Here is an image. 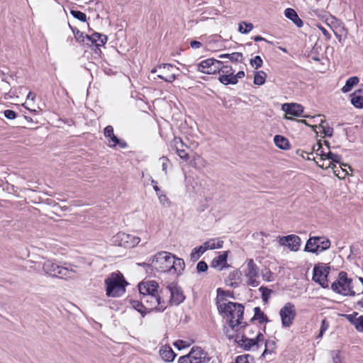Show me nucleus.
I'll return each instance as SVG.
<instances>
[{"mask_svg": "<svg viewBox=\"0 0 363 363\" xmlns=\"http://www.w3.org/2000/svg\"><path fill=\"white\" fill-rule=\"evenodd\" d=\"M225 299L219 300L217 298L216 305L219 313L226 319L227 323L242 321L244 313V306L241 303L231 301L226 302Z\"/></svg>", "mask_w": 363, "mask_h": 363, "instance_id": "f257e3e1", "label": "nucleus"}, {"mask_svg": "<svg viewBox=\"0 0 363 363\" xmlns=\"http://www.w3.org/2000/svg\"><path fill=\"white\" fill-rule=\"evenodd\" d=\"M77 267L73 265H60L53 260H47L43 265V269L45 274L61 279H75L78 277Z\"/></svg>", "mask_w": 363, "mask_h": 363, "instance_id": "f03ea898", "label": "nucleus"}, {"mask_svg": "<svg viewBox=\"0 0 363 363\" xmlns=\"http://www.w3.org/2000/svg\"><path fill=\"white\" fill-rule=\"evenodd\" d=\"M106 295L111 297L121 296L125 291V281L121 273H112L105 280Z\"/></svg>", "mask_w": 363, "mask_h": 363, "instance_id": "7ed1b4c3", "label": "nucleus"}, {"mask_svg": "<svg viewBox=\"0 0 363 363\" xmlns=\"http://www.w3.org/2000/svg\"><path fill=\"white\" fill-rule=\"evenodd\" d=\"M352 284V279L347 277V274L345 272H340L337 279L332 284L331 289L341 295L354 296L356 292L353 290Z\"/></svg>", "mask_w": 363, "mask_h": 363, "instance_id": "20e7f679", "label": "nucleus"}, {"mask_svg": "<svg viewBox=\"0 0 363 363\" xmlns=\"http://www.w3.org/2000/svg\"><path fill=\"white\" fill-rule=\"evenodd\" d=\"M330 240L323 236H309V238L306 241L304 252H311L315 255L328 250L330 247Z\"/></svg>", "mask_w": 363, "mask_h": 363, "instance_id": "39448f33", "label": "nucleus"}, {"mask_svg": "<svg viewBox=\"0 0 363 363\" xmlns=\"http://www.w3.org/2000/svg\"><path fill=\"white\" fill-rule=\"evenodd\" d=\"M172 258L173 254L170 252L166 251L157 252L150 258V261H152V270L160 272H169Z\"/></svg>", "mask_w": 363, "mask_h": 363, "instance_id": "423d86ee", "label": "nucleus"}, {"mask_svg": "<svg viewBox=\"0 0 363 363\" xmlns=\"http://www.w3.org/2000/svg\"><path fill=\"white\" fill-rule=\"evenodd\" d=\"M211 358L201 347L194 346L190 352L179 357L178 363H208Z\"/></svg>", "mask_w": 363, "mask_h": 363, "instance_id": "0eeeda50", "label": "nucleus"}, {"mask_svg": "<svg viewBox=\"0 0 363 363\" xmlns=\"http://www.w3.org/2000/svg\"><path fill=\"white\" fill-rule=\"evenodd\" d=\"M140 238L119 232L111 238V242L115 246L123 247L125 248H131L139 244Z\"/></svg>", "mask_w": 363, "mask_h": 363, "instance_id": "6e6552de", "label": "nucleus"}, {"mask_svg": "<svg viewBox=\"0 0 363 363\" xmlns=\"http://www.w3.org/2000/svg\"><path fill=\"white\" fill-rule=\"evenodd\" d=\"M140 300L145 303L148 312L153 309L161 312L164 311L167 308L165 301L158 294L143 296H141Z\"/></svg>", "mask_w": 363, "mask_h": 363, "instance_id": "1a4fd4ad", "label": "nucleus"}, {"mask_svg": "<svg viewBox=\"0 0 363 363\" xmlns=\"http://www.w3.org/2000/svg\"><path fill=\"white\" fill-rule=\"evenodd\" d=\"M330 272V267L319 263L315 264L313 271V281L318 283L323 288L328 287V277Z\"/></svg>", "mask_w": 363, "mask_h": 363, "instance_id": "9d476101", "label": "nucleus"}, {"mask_svg": "<svg viewBox=\"0 0 363 363\" xmlns=\"http://www.w3.org/2000/svg\"><path fill=\"white\" fill-rule=\"evenodd\" d=\"M247 267L245 269V275L247 278V285L256 287L259 284L257 280L259 277V268L252 259H248L246 261Z\"/></svg>", "mask_w": 363, "mask_h": 363, "instance_id": "9b49d317", "label": "nucleus"}, {"mask_svg": "<svg viewBox=\"0 0 363 363\" xmlns=\"http://www.w3.org/2000/svg\"><path fill=\"white\" fill-rule=\"evenodd\" d=\"M279 314L282 325L285 328L290 327L296 315L294 305L291 302H287L281 308Z\"/></svg>", "mask_w": 363, "mask_h": 363, "instance_id": "f8f14e48", "label": "nucleus"}, {"mask_svg": "<svg viewBox=\"0 0 363 363\" xmlns=\"http://www.w3.org/2000/svg\"><path fill=\"white\" fill-rule=\"evenodd\" d=\"M220 65L221 61L208 58L197 65V70L204 74H213L217 73Z\"/></svg>", "mask_w": 363, "mask_h": 363, "instance_id": "ddd939ff", "label": "nucleus"}, {"mask_svg": "<svg viewBox=\"0 0 363 363\" xmlns=\"http://www.w3.org/2000/svg\"><path fill=\"white\" fill-rule=\"evenodd\" d=\"M167 289L171 294L170 299L169 300V304L170 306H178L184 301L185 296L182 289L177 285V284L174 282L169 284L167 286Z\"/></svg>", "mask_w": 363, "mask_h": 363, "instance_id": "4468645a", "label": "nucleus"}, {"mask_svg": "<svg viewBox=\"0 0 363 363\" xmlns=\"http://www.w3.org/2000/svg\"><path fill=\"white\" fill-rule=\"evenodd\" d=\"M228 325L223 326V333L229 340H234L235 336L238 335L240 329L244 328L247 325V323L236 322L227 323Z\"/></svg>", "mask_w": 363, "mask_h": 363, "instance_id": "2eb2a0df", "label": "nucleus"}, {"mask_svg": "<svg viewBox=\"0 0 363 363\" xmlns=\"http://www.w3.org/2000/svg\"><path fill=\"white\" fill-rule=\"evenodd\" d=\"M169 145L173 150L176 151L177 154L181 159L185 161L189 160V154L186 152L187 145L180 138L174 137L173 140H171Z\"/></svg>", "mask_w": 363, "mask_h": 363, "instance_id": "dca6fc26", "label": "nucleus"}, {"mask_svg": "<svg viewBox=\"0 0 363 363\" xmlns=\"http://www.w3.org/2000/svg\"><path fill=\"white\" fill-rule=\"evenodd\" d=\"M281 245L287 246L291 251L296 252L300 249L301 240L296 235H289L281 237L279 240Z\"/></svg>", "mask_w": 363, "mask_h": 363, "instance_id": "f3484780", "label": "nucleus"}, {"mask_svg": "<svg viewBox=\"0 0 363 363\" xmlns=\"http://www.w3.org/2000/svg\"><path fill=\"white\" fill-rule=\"evenodd\" d=\"M159 285L155 281H148L141 282L138 285V289L141 296H147V294H158Z\"/></svg>", "mask_w": 363, "mask_h": 363, "instance_id": "a211bd4d", "label": "nucleus"}, {"mask_svg": "<svg viewBox=\"0 0 363 363\" xmlns=\"http://www.w3.org/2000/svg\"><path fill=\"white\" fill-rule=\"evenodd\" d=\"M229 251H224L221 255L214 257L211 262V267L219 271L228 268L230 265L228 264L227 258Z\"/></svg>", "mask_w": 363, "mask_h": 363, "instance_id": "6ab92c4d", "label": "nucleus"}, {"mask_svg": "<svg viewBox=\"0 0 363 363\" xmlns=\"http://www.w3.org/2000/svg\"><path fill=\"white\" fill-rule=\"evenodd\" d=\"M317 165L323 169L331 168L333 170V173L337 176L339 179H343L347 174L346 170L342 167V164H339L340 166L337 167L335 164H332L331 162H328V164H320L319 162H315Z\"/></svg>", "mask_w": 363, "mask_h": 363, "instance_id": "aec40b11", "label": "nucleus"}, {"mask_svg": "<svg viewBox=\"0 0 363 363\" xmlns=\"http://www.w3.org/2000/svg\"><path fill=\"white\" fill-rule=\"evenodd\" d=\"M282 110L286 114L294 116H301L303 112V107L298 104H284L282 106Z\"/></svg>", "mask_w": 363, "mask_h": 363, "instance_id": "412c9836", "label": "nucleus"}, {"mask_svg": "<svg viewBox=\"0 0 363 363\" xmlns=\"http://www.w3.org/2000/svg\"><path fill=\"white\" fill-rule=\"evenodd\" d=\"M86 37L87 41L90 42L92 45H95L97 48L104 45L108 40L106 35L96 32L91 35H86Z\"/></svg>", "mask_w": 363, "mask_h": 363, "instance_id": "4be33fe9", "label": "nucleus"}, {"mask_svg": "<svg viewBox=\"0 0 363 363\" xmlns=\"http://www.w3.org/2000/svg\"><path fill=\"white\" fill-rule=\"evenodd\" d=\"M185 267V263L184 260L181 258H177L173 255V258L170 264V271L171 274H181L184 271Z\"/></svg>", "mask_w": 363, "mask_h": 363, "instance_id": "5701e85b", "label": "nucleus"}, {"mask_svg": "<svg viewBox=\"0 0 363 363\" xmlns=\"http://www.w3.org/2000/svg\"><path fill=\"white\" fill-rule=\"evenodd\" d=\"M285 16L290 19L298 28H301L303 25L302 20L298 17L296 11L288 8L284 11Z\"/></svg>", "mask_w": 363, "mask_h": 363, "instance_id": "b1692460", "label": "nucleus"}, {"mask_svg": "<svg viewBox=\"0 0 363 363\" xmlns=\"http://www.w3.org/2000/svg\"><path fill=\"white\" fill-rule=\"evenodd\" d=\"M160 355L161 358L167 362H172L175 357L176 354L174 352L172 349L169 346H162L160 350Z\"/></svg>", "mask_w": 363, "mask_h": 363, "instance_id": "393cba45", "label": "nucleus"}, {"mask_svg": "<svg viewBox=\"0 0 363 363\" xmlns=\"http://www.w3.org/2000/svg\"><path fill=\"white\" fill-rule=\"evenodd\" d=\"M104 136L108 139L110 147H116L119 143V139L113 133V128L111 125H107L104 130Z\"/></svg>", "mask_w": 363, "mask_h": 363, "instance_id": "a878e982", "label": "nucleus"}, {"mask_svg": "<svg viewBox=\"0 0 363 363\" xmlns=\"http://www.w3.org/2000/svg\"><path fill=\"white\" fill-rule=\"evenodd\" d=\"M359 79L357 77H351L348 78L345 86H343L341 89L342 92L347 93L350 91L353 87L359 83Z\"/></svg>", "mask_w": 363, "mask_h": 363, "instance_id": "bb28decb", "label": "nucleus"}, {"mask_svg": "<svg viewBox=\"0 0 363 363\" xmlns=\"http://www.w3.org/2000/svg\"><path fill=\"white\" fill-rule=\"evenodd\" d=\"M254 312L255 314L250 320L251 322L256 320H258L260 324H262L269 321L267 316L262 311L259 307H255L254 308Z\"/></svg>", "mask_w": 363, "mask_h": 363, "instance_id": "cd10ccee", "label": "nucleus"}, {"mask_svg": "<svg viewBox=\"0 0 363 363\" xmlns=\"http://www.w3.org/2000/svg\"><path fill=\"white\" fill-rule=\"evenodd\" d=\"M274 142L276 146L281 150H286L289 147V140L282 135H275Z\"/></svg>", "mask_w": 363, "mask_h": 363, "instance_id": "c85d7f7f", "label": "nucleus"}, {"mask_svg": "<svg viewBox=\"0 0 363 363\" xmlns=\"http://www.w3.org/2000/svg\"><path fill=\"white\" fill-rule=\"evenodd\" d=\"M173 68V65L171 64H162L158 65L156 68L152 69L151 72L155 73L157 71L161 72L163 75L167 76L169 75V74L171 71V69Z\"/></svg>", "mask_w": 363, "mask_h": 363, "instance_id": "c756f323", "label": "nucleus"}, {"mask_svg": "<svg viewBox=\"0 0 363 363\" xmlns=\"http://www.w3.org/2000/svg\"><path fill=\"white\" fill-rule=\"evenodd\" d=\"M131 305L133 308H135L137 311H138L143 316L145 315L147 313H149L147 310L145 305H144V302L138 301H132Z\"/></svg>", "mask_w": 363, "mask_h": 363, "instance_id": "7c9ffc66", "label": "nucleus"}, {"mask_svg": "<svg viewBox=\"0 0 363 363\" xmlns=\"http://www.w3.org/2000/svg\"><path fill=\"white\" fill-rule=\"evenodd\" d=\"M191 164L195 168L202 169L206 166L207 162L204 159H203L200 155H196L194 157V159L192 160Z\"/></svg>", "mask_w": 363, "mask_h": 363, "instance_id": "2f4dec72", "label": "nucleus"}, {"mask_svg": "<svg viewBox=\"0 0 363 363\" xmlns=\"http://www.w3.org/2000/svg\"><path fill=\"white\" fill-rule=\"evenodd\" d=\"M218 80L224 85L236 84L238 83V80L235 79L234 74L219 75Z\"/></svg>", "mask_w": 363, "mask_h": 363, "instance_id": "473e14b6", "label": "nucleus"}, {"mask_svg": "<svg viewBox=\"0 0 363 363\" xmlns=\"http://www.w3.org/2000/svg\"><path fill=\"white\" fill-rule=\"evenodd\" d=\"M267 74L264 71H258L255 74L254 84L256 85H262L266 81Z\"/></svg>", "mask_w": 363, "mask_h": 363, "instance_id": "72a5a7b5", "label": "nucleus"}, {"mask_svg": "<svg viewBox=\"0 0 363 363\" xmlns=\"http://www.w3.org/2000/svg\"><path fill=\"white\" fill-rule=\"evenodd\" d=\"M220 58H228L233 62L241 61L242 54L241 52H233L231 54H222L219 55Z\"/></svg>", "mask_w": 363, "mask_h": 363, "instance_id": "f704fd0d", "label": "nucleus"}, {"mask_svg": "<svg viewBox=\"0 0 363 363\" xmlns=\"http://www.w3.org/2000/svg\"><path fill=\"white\" fill-rule=\"evenodd\" d=\"M219 68L217 73H219V75H231L234 74V70L230 66L224 65L223 62H221V65L219 66Z\"/></svg>", "mask_w": 363, "mask_h": 363, "instance_id": "c9c22d12", "label": "nucleus"}, {"mask_svg": "<svg viewBox=\"0 0 363 363\" xmlns=\"http://www.w3.org/2000/svg\"><path fill=\"white\" fill-rule=\"evenodd\" d=\"M324 158L325 159V160H330L329 162H331L332 164H340L342 157L337 154H335L329 151L328 152H327V155Z\"/></svg>", "mask_w": 363, "mask_h": 363, "instance_id": "e433bc0d", "label": "nucleus"}, {"mask_svg": "<svg viewBox=\"0 0 363 363\" xmlns=\"http://www.w3.org/2000/svg\"><path fill=\"white\" fill-rule=\"evenodd\" d=\"M325 121H321L320 123L318 125V128L320 130V131H322L324 133L325 136L331 137L333 133V128L328 125H325Z\"/></svg>", "mask_w": 363, "mask_h": 363, "instance_id": "4c0bfd02", "label": "nucleus"}, {"mask_svg": "<svg viewBox=\"0 0 363 363\" xmlns=\"http://www.w3.org/2000/svg\"><path fill=\"white\" fill-rule=\"evenodd\" d=\"M205 251L200 246L194 247L191 252V259L192 261L197 260Z\"/></svg>", "mask_w": 363, "mask_h": 363, "instance_id": "58836bf2", "label": "nucleus"}, {"mask_svg": "<svg viewBox=\"0 0 363 363\" xmlns=\"http://www.w3.org/2000/svg\"><path fill=\"white\" fill-rule=\"evenodd\" d=\"M160 203L164 207V208H169L172 205L171 201L169 199V198L164 194L163 192L157 195Z\"/></svg>", "mask_w": 363, "mask_h": 363, "instance_id": "ea45409f", "label": "nucleus"}, {"mask_svg": "<svg viewBox=\"0 0 363 363\" xmlns=\"http://www.w3.org/2000/svg\"><path fill=\"white\" fill-rule=\"evenodd\" d=\"M192 340H178L176 342H174V345L178 350H181L182 349L189 347L192 344Z\"/></svg>", "mask_w": 363, "mask_h": 363, "instance_id": "a19ab883", "label": "nucleus"}, {"mask_svg": "<svg viewBox=\"0 0 363 363\" xmlns=\"http://www.w3.org/2000/svg\"><path fill=\"white\" fill-rule=\"evenodd\" d=\"M253 28V25L250 23L242 22L239 24L238 30L241 33H248Z\"/></svg>", "mask_w": 363, "mask_h": 363, "instance_id": "79ce46f5", "label": "nucleus"}, {"mask_svg": "<svg viewBox=\"0 0 363 363\" xmlns=\"http://www.w3.org/2000/svg\"><path fill=\"white\" fill-rule=\"evenodd\" d=\"M209 242L211 250L220 249L223 247V241L221 240L220 238H212L209 240Z\"/></svg>", "mask_w": 363, "mask_h": 363, "instance_id": "37998d69", "label": "nucleus"}, {"mask_svg": "<svg viewBox=\"0 0 363 363\" xmlns=\"http://www.w3.org/2000/svg\"><path fill=\"white\" fill-rule=\"evenodd\" d=\"M241 272L238 269H236L229 274L228 280L241 282Z\"/></svg>", "mask_w": 363, "mask_h": 363, "instance_id": "c03bdc74", "label": "nucleus"}, {"mask_svg": "<svg viewBox=\"0 0 363 363\" xmlns=\"http://www.w3.org/2000/svg\"><path fill=\"white\" fill-rule=\"evenodd\" d=\"M352 104L357 108H363V96H353L351 99Z\"/></svg>", "mask_w": 363, "mask_h": 363, "instance_id": "a18cd8bd", "label": "nucleus"}, {"mask_svg": "<svg viewBox=\"0 0 363 363\" xmlns=\"http://www.w3.org/2000/svg\"><path fill=\"white\" fill-rule=\"evenodd\" d=\"M70 13L74 18L78 19L82 22H85L86 21V15L80 11L71 10Z\"/></svg>", "mask_w": 363, "mask_h": 363, "instance_id": "49530a36", "label": "nucleus"}, {"mask_svg": "<svg viewBox=\"0 0 363 363\" xmlns=\"http://www.w3.org/2000/svg\"><path fill=\"white\" fill-rule=\"evenodd\" d=\"M259 291L262 294V299L264 302L267 303L269 301V298L270 297V294L272 293V290L267 289L265 286H261L259 289Z\"/></svg>", "mask_w": 363, "mask_h": 363, "instance_id": "de8ad7c7", "label": "nucleus"}, {"mask_svg": "<svg viewBox=\"0 0 363 363\" xmlns=\"http://www.w3.org/2000/svg\"><path fill=\"white\" fill-rule=\"evenodd\" d=\"M316 146H317L316 155L320 157V161H318V162L320 164L325 163V159L324 157H325V156L327 155V152L325 153L323 151L321 143H318L316 144Z\"/></svg>", "mask_w": 363, "mask_h": 363, "instance_id": "09e8293b", "label": "nucleus"}, {"mask_svg": "<svg viewBox=\"0 0 363 363\" xmlns=\"http://www.w3.org/2000/svg\"><path fill=\"white\" fill-rule=\"evenodd\" d=\"M330 324L329 322L324 318L321 322V325L320 328V333L318 335V338H321L326 330L329 328Z\"/></svg>", "mask_w": 363, "mask_h": 363, "instance_id": "8fccbe9b", "label": "nucleus"}, {"mask_svg": "<svg viewBox=\"0 0 363 363\" xmlns=\"http://www.w3.org/2000/svg\"><path fill=\"white\" fill-rule=\"evenodd\" d=\"M330 354L333 358V363H342V357L340 354V350H333L331 351Z\"/></svg>", "mask_w": 363, "mask_h": 363, "instance_id": "3c124183", "label": "nucleus"}, {"mask_svg": "<svg viewBox=\"0 0 363 363\" xmlns=\"http://www.w3.org/2000/svg\"><path fill=\"white\" fill-rule=\"evenodd\" d=\"M263 61L260 56L257 55L253 59L250 60V65L255 67V69H258L262 66Z\"/></svg>", "mask_w": 363, "mask_h": 363, "instance_id": "603ef678", "label": "nucleus"}, {"mask_svg": "<svg viewBox=\"0 0 363 363\" xmlns=\"http://www.w3.org/2000/svg\"><path fill=\"white\" fill-rule=\"evenodd\" d=\"M358 315V313L354 312L352 314H345L343 315V316L354 326L356 325V323L357 322V315Z\"/></svg>", "mask_w": 363, "mask_h": 363, "instance_id": "864d4df0", "label": "nucleus"}, {"mask_svg": "<svg viewBox=\"0 0 363 363\" xmlns=\"http://www.w3.org/2000/svg\"><path fill=\"white\" fill-rule=\"evenodd\" d=\"M157 77L169 83H171L176 79V75L174 74H170L169 75L164 76L160 72V74H157Z\"/></svg>", "mask_w": 363, "mask_h": 363, "instance_id": "5fc2aeb1", "label": "nucleus"}, {"mask_svg": "<svg viewBox=\"0 0 363 363\" xmlns=\"http://www.w3.org/2000/svg\"><path fill=\"white\" fill-rule=\"evenodd\" d=\"M73 33L74 38L79 43H84V40L86 39V35H84V33L79 31V30H77L76 31L73 30Z\"/></svg>", "mask_w": 363, "mask_h": 363, "instance_id": "6e6d98bb", "label": "nucleus"}, {"mask_svg": "<svg viewBox=\"0 0 363 363\" xmlns=\"http://www.w3.org/2000/svg\"><path fill=\"white\" fill-rule=\"evenodd\" d=\"M247 337H246L245 335H240V334L238 333V335H237L235 336V337L234 338V341L235 342H236L239 346L242 347V348L244 347V345L245 344V340H247Z\"/></svg>", "mask_w": 363, "mask_h": 363, "instance_id": "4d7b16f0", "label": "nucleus"}, {"mask_svg": "<svg viewBox=\"0 0 363 363\" xmlns=\"http://www.w3.org/2000/svg\"><path fill=\"white\" fill-rule=\"evenodd\" d=\"M245 342H246L243 347L245 350H250L252 347L257 345V342L254 339L247 338Z\"/></svg>", "mask_w": 363, "mask_h": 363, "instance_id": "13d9d810", "label": "nucleus"}, {"mask_svg": "<svg viewBox=\"0 0 363 363\" xmlns=\"http://www.w3.org/2000/svg\"><path fill=\"white\" fill-rule=\"evenodd\" d=\"M196 269L198 272H205L208 269V264L204 261H200L197 264Z\"/></svg>", "mask_w": 363, "mask_h": 363, "instance_id": "bf43d9fd", "label": "nucleus"}, {"mask_svg": "<svg viewBox=\"0 0 363 363\" xmlns=\"http://www.w3.org/2000/svg\"><path fill=\"white\" fill-rule=\"evenodd\" d=\"M354 328L358 332L363 333V315L357 318V322Z\"/></svg>", "mask_w": 363, "mask_h": 363, "instance_id": "052dcab7", "label": "nucleus"}, {"mask_svg": "<svg viewBox=\"0 0 363 363\" xmlns=\"http://www.w3.org/2000/svg\"><path fill=\"white\" fill-rule=\"evenodd\" d=\"M274 345V341L268 340L265 343V349L262 354V357H264L266 354L272 353V350L269 349L270 345L273 346Z\"/></svg>", "mask_w": 363, "mask_h": 363, "instance_id": "680f3d73", "label": "nucleus"}, {"mask_svg": "<svg viewBox=\"0 0 363 363\" xmlns=\"http://www.w3.org/2000/svg\"><path fill=\"white\" fill-rule=\"evenodd\" d=\"M4 115L6 118L10 119V120H12V119H14L16 118V113L12 110H9V109L5 110L4 111Z\"/></svg>", "mask_w": 363, "mask_h": 363, "instance_id": "e2e57ef3", "label": "nucleus"}, {"mask_svg": "<svg viewBox=\"0 0 363 363\" xmlns=\"http://www.w3.org/2000/svg\"><path fill=\"white\" fill-rule=\"evenodd\" d=\"M249 354L239 355L236 357L235 363H250L248 361Z\"/></svg>", "mask_w": 363, "mask_h": 363, "instance_id": "0e129e2a", "label": "nucleus"}, {"mask_svg": "<svg viewBox=\"0 0 363 363\" xmlns=\"http://www.w3.org/2000/svg\"><path fill=\"white\" fill-rule=\"evenodd\" d=\"M160 160L162 162V170L167 174V164L169 163V160L165 157H162Z\"/></svg>", "mask_w": 363, "mask_h": 363, "instance_id": "69168bd1", "label": "nucleus"}, {"mask_svg": "<svg viewBox=\"0 0 363 363\" xmlns=\"http://www.w3.org/2000/svg\"><path fill=\"white\" fill-rule=\"evenodd\" d=\"M318 27L322 31L323 34L324 35V36L325 37V38L327 40L330 39L331 35H330V33L324 27H323L321 26H318Z\"/></svg>", "mask_w": 363, "mask_h": 363, "instance_id": "338daca9", "label": "nucleus"}, {"mask_svg": "<svg viewBox=\"0 0 363 363\" xmlns=\"http://www.w3.org/2000/svg\"><path fill=\"white\" fill-rule=\"evenodd\" d=\"M190 45L192 48L194 49H198V48H200L201 47V43L199 42V41H197V40H192L191 43H190Z\"/></svg>", "mask_w": 363, "mask_h": 363, "instance_id": "774afa93", "label": "nucleus"}]
</instances>
